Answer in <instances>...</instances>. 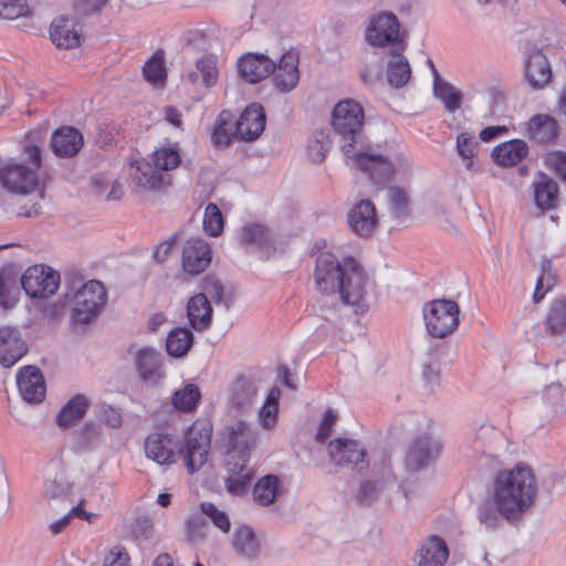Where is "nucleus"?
<instances>
[{
	"label": "nucleus",
	"instance_id": "a18cd8bd",
	"mask_svg": "<svg viewBox=\"0 0 566 566\" xmlns=\"http://www.w3.org/2000/svg\"><path fill=\"white\" fill-rule=\"evenodd\" d=\"M228 478L226 479L227 491L232 495L243 494L251 484L253 472L243 463L240 470H227Z\"/></svg>",
	"mask_w": 566,
	"mask_h": 566
},
{
	"label": "nucleus",
	"instance_id": "58836bf2",
	"mask_svg": "<svg viewBox=\"0 0 566 566\" xmlns=\"http://www.w3.org/2000/svg\"><path fill=\"white\" fill-rule=\"evenodd\" d=\"M192 344V332L186 327H176L167 336L166 350L169 356L180 358L187 355Z\"/></svg>",
	"mask_w": 566,
	"mask_h": 566
},
{
	"label": "nucleus",
	"instance_id": "bf43d9fd",
	"mask_svg": "<svg viewBox=\"0 0 566 566\" xmlns=\"http://www.w3.org/2000/svg\"><path fill=\"white\" fill-rule=\"evenodd\" d=\"M154 533L153 521L148 516H139L132 524V534L137 541H147Z\"/></svg>",
	"mask_w": 566,
	"mask_h": 566
},
{
	"label": "nucleus",
	"instance_id": "4468645a",
	"mask_svg": "<svg viewBox=\"0 0 566 566\" xmlns=\"http://www.w3.org/2000/svg\"><path fill=\"white\" fill-rule=\"evenodd\" d=\"M373 476L374 479L360 484L357 494L360 504H370L386 488L396 484L397 479L387 455H382L378 463L373 464Z\"/></svg>",
	"mask_w": 566,
	"mask_h": 566
},
{
	"label": "nucleus",
	"instance_id": "cd10ccee",
	"mask_svg": "<svg viewBox=\"0 0 566 566\" xmlns=\"http://www.w3.org/2000/svg\"><path fill=\"white\" fill-rule=\"evenodd\" d=\"M406 50H390V56L386 66V77L389 85L394 88H401L407 85L411 78V66Z\"/></svg>",
	"mask_w": 566,
	"mask_h": 566
},
{
	"label": "nucleus",
	"instance_id": "3c124183",
	"mask_svg": "<svg viewBox=\"0 0 566 566\" xmlns=\"http://www.w3.org/2000/svg\"><path fill=\"white\" fill-rule=\"evenodd\" d=\"M331 148L328 136L324 132H317L307 142L306 153L308 158L319 164L325 159L326 153Z\"/></svg>",
	"mask_w": 566,
	"mask_h": 566
},
{
	"label": "nucleus",
	"instance_id": "7ed1b4c3",
	"mask_svg": "<svg viewBox=\"0 0 566 566\" xmlns=\"http://www.w3.org/2000/svg\"><path fill=\"white\" fill-rule=\"evenodd\" d=\"M536 495L537 480L524 463L500 471L493 480L492 500L509 522L525 514L534 505Z\"/></svg>",
	"mask_w": 566,
	"mask_h": 566
},
{
	"label": "nucleus",
	"instance_id": "aec40b11",
	"mask_svg": "<svg viewBox=\"0 0 566 566\" xmlns=\"http://www.w3.org/2000/svg\"><path fill=\"white\" fill-rule=\"evenodd\" d=\"M27 352V344L18 328L12 326L0 328V364L3 367L13 366Z\"/></svg>",
	"mask_w": 566,
	"mask_h": 566
},
{
	"label": "nucleus",
	"instance_id": "ddd939ff",
	"mask_svg": "<svg viewBox=\"0 0 566 566\" xmlns=\"http://www.w3.org/2000/svg\"><path fill=\"white\" fill-rule=\"evenodd\" d=\"M347 258L339 261L329 252L321 253L316 259L314 280L317 290L324 294H335L342 286Z\"/></svg>",
	"mask_w": 566,
	"mask_h": 566
},
{
	"label": "nucleus",
	"instance_id": "7c9ffc66",
	"mask_svg": "<svg viewBox=\"0 0 566 566\" xmlns=\"http://www.w3.org/2000/svg\"><path fill=\"white\" fill-rule=\"evenodd\" d=\"M50 38L60 49H74L80 45L81 34L75 23L69 18L54 19L50 27Z\"/></svg>",
	"mask_w": 566,
	"mask_h": 566
},
{
	"label": "nucleus",
	"instance_id": "2f4dec72",
	"mask_svg": "<svg viewBox=\"0 0 566 566\" xmlns=\"http://www.w3.org/2000/svg\"><path fill=\"white\" fill-rule=\"evenodd\" d=\"M187 315L191 327L207 329L211 324L212 306L203 293L196 294L188 301Z\"/></svg>",
	"mask_w": 566,
	"mask_h": 566
},
{
	"label": "nucleus",
	"instance_id": "09e8293b",
	"mask_svg": "<svg viewBox=\"0 0 566 566\" xmlns=\"http://www.w3.org/2000/svg\"><path fill=\"white\" fill-rule=\"evenodd\" d=\"M387 198L390 211L395 218L402 219L409 213V195L405 188L389 187Z\"/></svg>",
	"mask_w": 566,
	"mask_h": 566
},
{
	"label": "nucleus",
	"instance_id": "2eb2a0df",
	"mask_svg": "<svg viewBox=\"0 0 566 566\" xmlns=\"http://www.w3.org/2000/svg\"><path fill=\"white\" fill-rule=\"evenodd\" d=\"M441 450L440 443L430 434L417 436L406 454V465L409 470H420L434 461Z\"/></svg>",
	"mask_w": 566,
	"mask_h": 566
},
{
	"label": "nucleus",
	"instance_id": "864d4df0",
	"mask_svg": "<svg viewBox=\"0 0 566 566\" xmlns=\"http://www.w3.org/2000/svg\"><path fill=\"white\" fill-rule=\"evenodd\" d=\"M203 229L210 237H218L223 230V217L216 203H208L206 207Z\"/></svg>",
	"mask_w": 566,
	"mask_h": 566
},
{
	"label": "nucleus",
	"instance_id": "6ab92c4d",
	"mask_svg": "<svg viewBox=\"0 0 566 566\" xmlns=\"http://www.w3.org/2000/svg\"><path fill=\"white\" fill-rule=\"evenodd\" d=\"M17 385L23 400L39 403L45 397V382L41 370L35 366H25L17 375Z\"/></svg>",
	"mask_w": 566,
	"mask_h": 566
},
{
	"label": "nucleus",
	"instance_id": "774afa93",
	"mask_svg": "<svg viewBox=\"0 0 566 566\" xmlns=\"http://www.w3.org/2000/svg\"><path fill=\"white\" fill-rule=\"evenodd\" d=\"M69 490L65 482H57L55 479L45 481V494L52 499L63 497L65 500Z\"/></svg>",
	"mask_w": 566,
	"mask_h": 566
},
{
	"label": "nucleus",
	"instance_id": "37998d69",
	"mask_svg": "<svg viewBox=\"0 0 566 566\" xmlns=\"http://www.w3.org/2000/svg\"><path fill=\"white\" fill-rule=\"evenodd\" d=\"M279 488V478L272 474L265 475L260 479L253 489L254 501L262 505L269 506L276 497Z\"/></svg>",
	"mask_w": 566,
	"mask_h": 566
},
{
	"label": "nucleus",
	"instance_id": "49530a36",
	"mask_svg": "<svg viewBox=\"0 0 566 566\" xmlns=\"http://www.w3.org/2000/svg\"><path fill=\"white\" fill-rule=\"evenodd\" d=\"M280 397L281 390L277 387H273L259 411V418L264 429L271 430L276 424Z\"/></svg>",
	"mask_w": 566,
	"mask_h": 566
},
{
	"label": "nucleus",
	"instance_id": "c85d7f7f",
	"mask_svg": "<svg viewBox=\"0 0 566 566\" xmlns=\"http://www.w3.org/2000/svg\"><path fill=\"white\" fill-rule=\"evenodd\" d=\"M551 65L542 51L530 53L525 63V77L528 84L537 90L544 87L551 80Z\"/></svg>",
	"mask_w": 566,
	"mask_h": 566
},
{
	"label": "nucleus",
	"instance_id": "69168bd1",
	"mask_svg": "<svg viewBox=\"0 0 566 566\" xmlns=\"http://www.w3.org/2000/svg\"><path fill=\"white\" fill-rule=\"evenodd\" d=\"M108 0H75V10L83 15H91L102 10Z\"/></svg>",
	"mask_w": 566,
	"mask_h": 566
},
{
	"label": "nucleus",
	"instance_id": "a19ab883",
	"mask_svg": "<svg viewBox=\"0 0 566 566\" xmlns=\"http://www.w3.org/2000/svg\"><path fill=\"white\" fill-rule=\"evenodd\" d=\"M19 289L17 285V273L9 269L0 270V306L12 308L18 302Z\"/></svg>",
	"mask_w": 566,
	"mask_h": 566
},
{
	"label": "nucleus",
	"instance_id": "c9c22d12",
	"mask_svg": "<svg viewBox=\"0 0 566 566\" xmlns=\"http://www.w3.org/2000/svg\"><path fill=\"white\" fill-rule=\"evenodd\" d=\"M256 395L255 386L247 377H238L230 388V405L238 411H245L253 405Z\"/></svg>",
	"mask_w": 566,
	"mask_h": 566
},
{
	"label": "nucleus",
	"instance_id": "473e14b6",
	"mask_svg": "<svg viewBox=\"0 0 566 566\" xmlns=\"http://www.w3.org/2000/svg\"><path fill=\"white\" fill-rule=\"evenodd\" d=\"M232 545L238 555L249 560L255 559L261 552L259 538L254 531L247 525L235 528Z\"/></svg>",
	"mask_w": 566,
	"mask_h": 566
},
{
	"label": "nucleus",
	"instance_id": "603ef678",
	"mask_svg": "<svg viewBox=\"0 0 566 566\" xmlns=\"http://www.w3.org/2000/svg\"><path fill=\"white\" fill-rule=\"evenodd\" d=\"M196 69L200 73L202 78V84L209 88L213 86L218 81V67H217V57L212 54L205 55L197 60Z\"/></svg>",
	"mask_w": 566,
	"mask_h": 566
},
{
	"label": "nucleus",
	"instance_id": "9d476101",
	"mask_svg": "<svg viewBox=\"0 0 566 566\" xmlns=\"http://www.w3.org/2000/svg\"><path fill=\"white\" fill-rule=\"evenodd\" d=\"M342 281V286L336 292L342 302L353 306L355 313H364L367 310L365 297L368 277L360 264L352 256H347V268Z\"/></svg>",
	"mask_w": 566,
	"mask_h": 566
},
{
	"label": "nucleus",
	"instance_id": "4be33fe9",
	"mask_svg": "<svg viewBox=\"0 0 566 566\" xmlns=\"http://www.w3.org/2000/svg\"><path fill=\"white\" fill-rule=\"evenodd\" d=\"M265 120L263 106L258 103L250 104L235 120L239 138L248 142L255 140L264 130Z\"/></svg>",
	"mask_w": 566,
	"mask_h": 566
},
{
	"label": "nucleus",
	"instance_id": "39448f33",
	"mask_svg": "<svg viewBox=\"0 0 566 566\" xmlns=\"http://www.w3.org/2000/svg\"><path fill=\"white\" fill-rule=\"evenodd\" d=\"M406 33L401 31L397 15L391 11H379L369 18L365 32L366 42L374 48L406 50Z\"/></svg>",
	"mask_w": 566,
	"mask_h": 566
},
{
	"label": "nucleus",
	"instance_id": "c756f323",
	"mask_svg": "<svg viewBox=\"0 0 566 566\" xmlns=\"http://www.w3.org/2000/svg\"><path fill=\"white\" fill-rule=\"evenodd\" d=\"M528 154V146L522 139H511L493 148L492 158L502 167L518 165Z\"/></svg>",
	"mask_w": 566,
	"mask_h": 566
},
{
	"label": "nucleus",
	"instance_id": "0eeeda50",
	"mask_svg": "<svg viewBox=\"0 0 566 566\" xmlns=\"http://www.w3.org/2000/svg\"><path fill=\"white\" fill-rule=\"evenodd\" d=\"M107 303V292L103 283L91 280L83 284L73 295L72 321L85 326L94 321Z\"/></svg>",
	"mask_w": 566,
	"mask_h": 566
},
{
	"label": "nucleus",
	"instance_id": "dca6fc26",
	"mask_svg": "<svg viewBox=\"0 0 566 566\" xmlns=\"http://www.w3.org/2000/svg\"><path fill=\"white\" fill-rule=\"evenodd\" d=\"M164 356L151 347H144L135 354V367L139 378L149 385H158L165 378Z\"/></svg>",
	"mask_w": 566,
	"mask_h": 566
},
{
	"label": "nucleus",
	"instance_id": "f8f14e48",
	"mask_svg": "<svg viewBox=\"0 0 566 566\" xmlns=\"http://www.w3.org/2000/svg\"><path fill=\"white\" fill-rule=\"evenodd\" d=\"M20 283L28 296L46 298L57 291L60 274L49 265L36 264L24 271Z\"/></svg>",
	"mask_w": 566,
	"mask_h": 566
},
{
	"label": "nucleus",
	"instance_id": "5fc2aeb1",
	"mask_svg": "<svg viewBox=\"0 0 566 566\" xmlns=\"http://www.w3.org/2000/svg\"><path fill=\"white\" fill-rule=\"evenodd\" d=\"M501 518H503L499 505L494 504V501L484 502L479 509V521L489 530H494L501 525Z\"/></svg>",
	"mask_w": 566,
	"mask_h": 566
},
{
	"label": "nucleus",
	"instance_id": "e433bc0d",
	"mask_svg": "<svg viewBox=\"0 0 566 566\" xmlns=\"http://www.w3.org/2000/svg\"><path fill=\"white\" fill-rule=\"evenodd\" d=\"M234 138H239V135L235 132V122H232V114L228 111H222L217 117L211 134V143L214 147L226 148Z\"/></svg>",
	"mask_w": 566,
	"mask_h": 566
},
{
	"label": "nucleus",
	"instance_id": "4c0bfd02",
	"mask_svg": "<svg viewBox=\"0 0 566 566\" xmlns=\"http://www.w3.org/2000/svg\"><path fill=\"white\" fill-rule=\"evenodd\" d=\"M545 331L552 336L563 335L566 331V297H556L549 305L544 319Z\"/></svg>",
	"mask_w": 566,
	"mask_h": 566
},
{
	"label": "nucleus",
	"instance_id": "6e6d98bb",
	"mask_svg": "<svg viewBox=\"0 0 566 566\" xmlns=\"http://www.w3.org/2000/svg\"><path fill=\"white\" fill-rule=\"evenodd\" d=\"M478 146L479 144L474 140V137L469 133H461L457 137V151L467 161L465 167L468 169L472 167V159L476 154Z\"/></svg>",
	"mask_w": 566,
	"mask_h": 566
},
{
	"label": "nucleus",
	"instance_id": "20e7f679",
	"mask_svg": "<svg viewBox=\"0 0 566 566\" xmlns=\"http://www.w3.org/2000/svg\"><path fill=\"white\" fill-rule=\"evenodd\" d=\"M254 439V432L243 420L220 430L217 447L226 457V470H240L243 463H249L250 448Z\"/></svg>",
	"mask_w": 566,
	"mask_h": 566
},
{
	"label": "nucleus",
	"instance_id": "f03ea898",
	"mask_svg": "<svg viewBox=\"0 0 566 566\" xmlns=\"http://www.w3.org/2000/svg\"><path fill=\"white\" fill-rule=\"evenodd\" d=\"M22 153L28 163L8 159L0 166V186L8 192L31 197L29 202L21 205L17 214L24 218H35L43 212L45 185L40 177L43 164V150L32 138L24 142Z\"/></svg>",
	"mask_w": 566,
	"mask_h": 566
},
{
	"label": "nucleus",
	"instance_id": "c03bdc74",
	"mask_svg": "<svg viewBox=\"0 0 566 566\" xmlns=\"http://www.w3.org/2000/svg\"><path fill=\"white\" fill-rule=\"evenodd\" d=\"M201 398L200 389L195 384H187L182 389L174 392L172 406L184 412L192 411Z\"/></svg>",
	"mask_w": 566,
	"mask_h": 566
},
{
	"label": "nucleus",
	"instance_id": "680f3d73",
	"mask_svg": "<svg viewBox=\"0 0 566 566\" xmlns=\"http://www.w3.org/2000/svg\"><path fill=\"white\" fill-rule=\"evenodd\" d=\"M207 522L202 516H191L187 522V534L191 542L205 538Z\"/></svg>",
	"mask_w": 566,
	"mask_h": 566
},
{
	"label": "nucleus",
	"instance_id": "13d9d810",
	"mask_svg": "<svg viewBox=\"0 0 566 566\" xmlns=\"http://www.w3.org/2000/svg\"><path fill=\"white\" fill-rule=\"evenodd\" d=\"M29 6L25 0H0V18L14 20L25 15Z\"/></svg>",
	"mask_w": 566,
	"mask_h": 566
},
{
	"label": "nucleus",
	"instance_id": "b1692460",
	"mask_svg": "<svg viewBox=\"0 0 566 566\" xmlns=\"http://www.w3.org/2000/svg\"><path fill=\"white\" fill-rule=\"evenodd\" d=\"M178 444L165 433H150L145 440V453L148 459L160 465H169L175 462V449Z\"/></svg>",
	"mask_w": 566,
	"mask_h": 566
},
{
	"label": "nucleus",
	"instance_id": "a878e982",
	"mask_svg": "<svg viewBox=\"0 0 566 566\" xmlns=\"http://www.w3.org/2000/svg\"><path fill=\"white\" fill-rule=\"evenodd\" d=\"M240 245L247 249L270 251L274 249L272 231L262 223H248L238 233Z\"/></svg>",
	"mask_w": 566,
	"mask_h": 566
},
{
	"label": "nucleus",
	"instance_id": "338daca9",
	"mask_svg": "<svg viewBox=\"0 0 566 566\" xmlns=\"http://www.w3.org/2000/svg\"><path fill=\"white\" fill-rule=\"evenodd\" d=\"M547 161L556 175L566 181V154L562 151L552 153L548 155Z\"/></svg>",
	"mask_w": 566,
	"mask_h": 566
},
{
	"label": "nucleus",
	"instance_id": "393cba45",
	"mask_svg": "<svg viewBox=\"0 0 566 566\" xmlns=\"http://www.w3.org/2000/svg\"><path fill=\"white\" fill-rule=\"evenodd\" d=\"M348 224L361 238L369 237L377 226L376 208L370 200H360L348 213Z\"/></svg>",
	"mask_w": 566,
	"mask_h": 566
},
{
	"label": "nucleus",
	"instance_id": "5701e85b",
	"mask_svg": "<svg viewBox=\"0 0 566 566\" xmlns=\"http://www.w3.org/2000/svg\"><path fill=\"white\" fill-rule=\"evenodd\" d=\"M82 133L72 126H62L51 136V149L60 158H71L83 147Z\"/></svg>",
	"mask_w": 566,
	"mask_h": 566
},
{
	"label": "nucleus",
	"instance_id": "8fccbe9b",
	"mask_svg": "<svg viewBox=\"0 0 566 566\" xmlns=\"http://www.w3.org/2000/svg\"><path fill=\"white\" fill-rule=\"evenodd\" d=\"M144 77L146 81L157 84L166 80L167 73L165 67V60L161 53L156 52L145 63L143 67Z\"/></svg>",
	"mask_w": 566,
	"mask_h": 566
},
{
	"label": "nucleus",
	"instance_id": "f704fd0d",
	"mask_svg": "<svg viewBox=\"0 0 566 566\" xmlns=\"http://www.w3.org/2000/svg\"><path fill=\"white\" fill-rule=\"evenodd\" d=\"M90 407V401L83 394H77L72 397L65 406L60 410L56 417V423L61 428H67L80 422L87 409Z\"/></svg>",
	"mask_w": 566,
	"mask_h": 566
},
{
	"label": "nucleus",
	"instance_id": "4d7b16f0",
	"mask_svg": "<svg viewBox=\"0 0 566 566\" xmlns=\"http://www.w3.org/2000/svg\"><path fill=\"white\" fill-rule=\"evenodd\" d=\"M200 509L220 531L224 533L230 531V518L224 511L219 510L212 502H202Z\"/></svg>",
	"mask_w": 566,
	"mask_h": 566
},
{
	"label": "nucleus",
	"instance_id": "6e6552de",
	"mask_svg": "<svg viewBox=\"0 0 566 566\" xmlns=\"http://www.w3.org/2000/svg\"><path fill=\"white\" fill-rule=\"evenodd\" d=\"M459 305L452 300L437 298L423 305L422 314L430 336L444 338L459 326Z\"/></svg>",
	"mask_w": 566,
	"mask_h": 566
},
{
	"label": "nucleus",
	"instance_id": "f257e3e1",
	"mask_svg": "<svg viewBox=\"0 0 566 566\" xmlns=\"http://www.w3.org/2000/svg\"><path fill=\"white\" fill-rule=\"evenodd\" d=\"M364 119V109L356 101L344 99L335 105L332 127L345 157L376 185H385L395 176H409L412 164L403 151L388 146L378 150L366 143Z\"/></svg>",
	"mask_w": 566,
	"mask_h": 566
},
{
	"label": "nucleus",
	"instance_id": "412c9836",
	"mask_svg": "<svg viewBox=\"0 0 566 566\" xmlns=\"http://www.w3.org/2000/svg\"><path fill=\"white\" fill-rule=\"evenodd\" d=\"M211 262L210 248L201 238H190L182 250V268L190 274L203 272Z\"/></svg>",
	"mask_w": 566,
	"mask_h": 566
},
{
	"label": "nucleus",
	"instance_id": "72a5a7b5",
	"mask_svg": "<svg viewBox=\"0 0 566 566\" xmlns=\"http://www.w3.org/2000/svg\"><path fill=\"white\" fill-rule=\"evenodd\" d=\"M429 64L433 74L434 96L443 103L448 112H455L461 106L462 94L457 91L454 86L440 77L438 70L431 60H429Z\"/></svg>",
	"mask_w": 566,
	"mask_h": 566
},
{
	"label": "nucleus",
	"instance_id": "e2e57ef3",
	"mask_svg": "<svg viewBox=\"0 0 566 566\" xmlns=\"http://www.w3.org/2000/svg\"><path fill=\"white\" fill-rule=\"evenodd\" d=\"M203 291L208 297H211L216 303H220L223 301V285L222 283L212 276H208L203 281Z\"/></svg>",
	"mask_w": 566,
	"mask_h": 566
},
{
	"label": "nucleus",
	"instance_id": "f3484780",
	"mask_svg": "<svg viewBox=\"0 0 566 566\" xmlns=\"http://www.w3.org/2000/svg\"><path fill=\"white\" fill-rule=\"evenodd\" d=\"M240 76L255 84L275 71V62L263 53H247L238 61Z\"/></svg>",
	"mask_w": 566,
	"mask_h": 566
},
{
	"label": "nucleus",
	"instance_id": "0e129e2a",
	"mask_svg": "<svg viewBox=\"0 0 566 566\" xmlns=\"http://www.w3.org/2000/svg\"><path fill=\"white\" fill-rule=\"evenodd\" d=\"M104 566H129V556L125 548L117 546L111 549L104 558Z\"/></svg>",
	"mask_w": 566,
	"mask_h": 566
},
{
	"label": "nucleus",
	"instance_id": "de8ad7c7",
	"mask_svg": "<svg viewBox=\"0 0 566 566\" xmlns=\"http://www.w3.org/2000/svg\"><path fill=\"white\" fill-rule=\"evenodd\" d=\"M555 282L556 275L553 269V263L551 260L545 259L542 261L541 274L537 277L533 294V301L535 304L539 303L544 298L545 294L555 285Z\"/></svg>",
	"mask_w": 566,
	"mask_h": 566
},
{
	"label": "nucleus",
	"instance_id": "052dcab7",
	"mask_svg": "<svg viewBox=\"0 0 566 566\" xmlns=\"http://www.w3.org/2000/svg\"><path fill=\"white\" fill-rule=\"evenodd\" d=\"M337 416L333 409H328L324 412L322 422L316 432L315 439L317 442H325L331 433L334 424L336 423Z\"/></svg>",
	"mask_w": 566,
	"mask_h": 566
},
{
	"label": "nucleus",
	"instance_id": "a211bd4d",
	"mask_svg": "<svg viewBox=\"0 0 566 566\" xmlns=\"http://www.w3.org/2000/svg\"><path fill=\"white\" fill-rule=\"evenodd\" d=\"M272 74L277 91L281 93L293 91L300 81L298 53L292 50L285 52L275 63V71Z\"/></svg>",
	"mask_w": 566,
	"mask_h": 566
},
{
	"label": "nucleus",
	"instance_id": "79ce46f5",
	"mask_svg": "<svg viewBox=\"0 0 566 566\" xmlns=\"http://www.w3.org/2000/svg\"><path fill=\"white\" fill-rule=\"evenodd\" d=\"M530 134L539 143H547L557 135V123L549 115H536L530 122Z\"/></svg>",
	"mask_w": 566,
	"mask_h": 566
},
{
	"label": "nucleus",
	"instance_id": "9b49d317",
	"mask_svg": "<svg viewBox=\"0 0 566 566\" xmlns=\"http://www.w3.org/2000/svg\"><path fill=\"white\" fill-rule=\"evenodd\" d=\"M328 457L337 467L348 468L357 473H364L368 468L366 449L355 439L336 438L327 446Z\"/></svg>",
	"mask_w": 566,
	"mask_h": 566
},
{
	"label": "nucleus",
	"instance_id": "bb28decb",
	"mask_svg": "<svg viewBox=\"0 0 566 566\" xmlns=\"http://www.w3.org/2000/svg\"><path fill=\"white\" fill-rule=\"evenodd\" d=\"M449 557L447 543L439 536H430L416 555L417 566H443Z\"/></svg>",
	"mask_w": 566,
	"mask_h": 566
},
{
	"label": "nucleus",
	"instance_id": "1a4fd4ad",
	"mask_svg": "<svg viewBox=\"0 0 566 566\" xmlns=\"http://www.w3.org/2000/svg\"><path fill=\"white\" fill-rule=\"evenodd\" d=\"M180 163L181 157L177 148L161 147L155 150L151 156V163H142L137 167V175L135 176L137 186L145 190L159 189L164 182V177L159 170H172Z\"/></svg>",
	"mask_w": 566,
	"mask_h": 566
},
{
	"label": "nucleus",
	"instance_id": "423d86ee",
	"mask_svg": "<svg viewBox=\"0 0 566 566\" xmlns=\"http://www.w3.org/2000/svg\"><path fill=\"white\" fill-rule=\"evenodd\" d=\"M212 428L206 420H197L188 428L178 454L190 473L199 471L208 460L211 444Z\"/></svg>",
	"mask_w": 566,
	"mask_h": 566
},
{
	"label": "nucleus",
	"instance_id": "ea45409f",
	"mask_svg": "<svg viewBox=\"0 0 566 566\" xmlns=\"http://www.w3.org/2000/svg\"><path fill=\"white\" fill-rule=\"evenodd\" d=\"M558 185L552 178L543 175L534 185V200L537 208L549 210L555 207L558 197Z\"/></svg>",
	"mask_w": 566,
	"mask_h": 566
}]
</instances>
